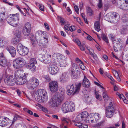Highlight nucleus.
Listing matches in <instances>:
<instances>
[{"instance_id": "obj_1", "label": "nucleus", "mask_w": 128, "mask_h": 128, "mask_svg": "<svg viewBox=\"0 0 128 128\" xmlns=\"http://www.w3.org/2000/svg\"><path fill=\"white\" fill-rule=\"evenodd\" d=\"M64 90L62 89L58 95L54 96L49 102L50 106L53 108L58 107L64 99Z\"/></svg>"}, {"instance_id": "obj_2", "label": "nucleus", "mask_w": 128, "mask_h": 128, "mask_svg": "<svg viewBox=\"0 0 128 128\" xmlns=\"http://www.w3.org/2000/svg\"><path fill=\"white\" fill-rule=\"evenodd\" d=\"M33 97L40 103L46 102L48 99L47 93L44 90L40 89L36 91Z\"/></svg>"}, {"instance_id": "obj_3", "label": "nucleus", "mask_w": 128, "mask_h": 128, "mask_svg": "<svg viewBox=\"0 0 128 128\" xmlns=\"http://www.w3.org/2000/svg\"><path fill=\"white\" fill-rule=\"evenodd\" d=\"M75 110V106L74 103L71 101H68L63 104L62 107V110L64 113L72 112Z\"/></svg>"}, {"instance_id": "obj_4", "label": "nucleus", "mask_w": 128, "mask_h": 128, "mask_svg": "<svg viewBox=\"0 0 128 128\" xmlns=\"http://www.w3.org/2000/svg\"><path fill=\"white\" fill-rule=\"evenodd\" d=\"M82 83H80L76 85V87L74 91V87L72 85H69L67 88V94L70 96L74 92V94H78L79 92L81 86H82Z\"/></svg>"}, {"instance_id": "obj_5", "label": "nucleus", "mask_w": 128, "mask_h": 128, "mask_svg": "<svg viewBox=\"0 0 128 128\" xmlns=\"http://www.w3.org/2000/svg\"><path fill=\"white\" fill-rule=\"evenodd\" d=\"M26 64L25 60L21 58H18L14 60L13 64L14 67L15 68L18 69L24 66Z\"/></svg>"}, {"instance_id": "obj_6", "label": "nucleus", "mask_w": 128, "mask_h": 128, "mask_svg": "<svg viewBox=\"0 0 128 128\" xmlns=\"http://www.w3.org/2000/svg\"><path fill=\"white\" fill-rule=\"evenodd\" d=\"M45 36L36 40L38 45L42 48H45L48 42V34L47 32H44Z\"/></svg>"}, {"instance_id": "obj_7", "label": "nucleus", "mask_w": 128, "mask_h": 128, "mask_svg": "<svg viewBox=\"0 0 128 128\" xmlns=\"http://www.w3.org/2000/svg\"><path fill=\"white\" fill-rule=\"evenodd\" d=\"M39 81L36 78H33L28 84L27 87L30 90H33L39 85Z\"/></svg>"}, {"instance_id": "obj_8", "label": "nucleus", "mask_w": 128, "mask_h": 128, "mask_svg": "<svg viewBox=\"0 0 128 128\" xmlns=\"http://www.w3.org/2000/svg\"><path fill=\"white\" fill-rule=\"evenodd\" d=\"M114 112V109L112 102H110L108 108L106 109V114L107 118H110L113 116Z\"/></svg>"}, {"instance_id": "obj_9", "label": "nucleus", "mask_w": 128, "mask_h": 128, "mask_svg": "<svg viewBox=\"0 0 128 128\" xmlns=\"http://www.w3.org/2000/svg\"><path fill=\"white\" fill-rule=\"evenodd\" d=\"M32 28L30 23H26L24 25L23 30V33L24 35L26 36H28Z\"/></svg>"}, {"instance_id": "obj_10", "label": "nucleus", "mask_w": 128, "mask_h": 128, "mask_svg": "<svg viewBox=\"0 0 128 128\" xmlns=\"http://www.w3.org/2000/svg\"><path fill=\"white\" fill-rule=\"evenodd\" d=\"M18 50L19 54L22 56L26 55L29 52V50L27 48L24 46L22 45L18 46Z\"/></svg>"}, {"instance_id": "obj_11", "label": "nucleus", "mask_w": 128, "mask_h": 128, "mask_svg": "<svg viewBox=\"0 0 128 128\" xmlns=\"http://www.w3.org/2000/svg\"><path fill=\"white\" fill-rule=\"evenodd\" d=\"M40 59L46 64H48L51 61V55L49 54H40L39 56Z\"/></svg>"}, {"instance_id": "obj_12", "label": "nucleus", "mask_w": 128, "mask_h": 128, "mask_svg": "<svg viewBox=\"0 0 128 128\" xmlns=\"http://www.w3.org/2000/svg\"><path fill=\"white\" fill-rule=\"evenodd\" d=\"M49 88L51 91L54 93L56 92L58 90V82L55 81L50 82L49 84Z\"/></svg>"}, {"instance_id": "obj_13", "label": "nucleus", "mask_w": 128, "mask_h": 128, "mask_svg": "<svg viewBox=\"0 0 128 128\" xmlns=\"http://www.w3.org/2000/svg\"><path fill=\"white\" fill-rule=\"evenodd\" d=\"M122 40L120 39H116L114 40V50L115 52H117L118 51L117 48L121 49L123 47V44L121 42Z\"/></svg>"}, {"instance_id": "obj_14", "label": "nucleus", "mask_w": 128, "mask_h": 128, "mask_svg": "<svg viewBox=\"0 0 128 128\" xmlns=\"http://www.w3.org/2000/svg\"><path fill=\"white\" fill-rule=\"evenodd\" d=\"M4 80L5 83L8 86H13L15 83L13 78L10 76H6Z\"/></svg>"}, {"instance_id": "obj_15", "label": "nucleus", "mask_w": 128, "mask_h": 128, "mask_svg": "<svg viewBox=\"0 0 128 128\" xmlns=\"http://www.w3.org/2000/svg\"><path fill=\"white\" fill-rule=\"evenodd\" d=\"M53 58L55 60L56 63H58L64 59H66L64 56L60 54L54 53L53 55Z\"/></svg>"}, {"instance_id": "obj_16", "label": "nucleus", "mask_w": 128, "mask_h": 128, "mask_svg": "<svg viewBox=\"0 0 128 128\" xmlns=\"http://www.w3.org/2000/svg\"><path fill=\"white\" fill-rule=\"evenodd\" d=\"M48 71L51 74H55L58 72V68L56 66L49 65L48 66Z\"/></svg>"}, {"instance_id": "obj_17", "label": "nucleus", "mask_w": 128, "mask_h": 128, "mask_svg": "<svg viewBox=\"0 0 128 128\" xmlns=\"http://www.w3.org/2000/svg\"><path fill=\"white\" fill-rule=\"evenodd\" d=\"M0 64L3 67H5L7 66V60L2 53L0 54Z\"/></svg>"}, {"instance_id": "obj_18", "label": "nucleus", "mask_w": 128, "mask_h": 128, "mask_svg": "<svg viewBox=\"0 0 128 128\" xmlns=\"http://www.w3.org/2000/svg\"><path fill=\"white\" fill-rule=\"evenodd\" d=\"M9 118L6 117L2 116L0 118V126L2 127L7 126L8 124V120Z\"/></svg>"}, {"instance_id": "obj_19", "label": "nucleus", "mask_w": 128, "mask_h": 128, "mask_svg": "<svg viewBox=\"0 0 128 128\" xmlns=\"http://www.w3.org/2000/svg\"><path fill=\"white\" fill-rule=\"evenodd\" d=\"M7 50L9 52L12 57H15L16 55V49L13 46H8Z\"/></svg>"}, {"instance_id": "obj_20", "label": "nucleus", "mask_w": 128, "mask_h": 128, "mask_svg": "<svg viewBox=\"0 0 128 128\" xmlns=\"http://www.w3.org/2000/svg\"><path fill=\"white\" fill-rule=\"evenodd\" d=\"M25 76L23 77H21L18 79L16 80L15 81L17 84L18 85H22L25 84L26 82V80L25 79Z\"/></svg>"}, {"instance_id": "obj_21", "label": "nucleus", "mask_w": 128, "mask_h": 128, "mask_svg": "<svg viewBox=\"0 0 128 128\" xmlns=\"http://www.w3.org/2000/svg\"><path fill=\"white\" fill-rule=\"evenodd\" d=\"M25 76L24 71L19 70L16 72L15 73V77L16 80Z\"/></svg>"}, {"instance_id": "obj_22", "label": "nucleus", "mask_w": 128, "mask_h": 128, "mask_svg": "<svg viewBox=\"0 0 128 128\" xmlns=\"http://www.w3.org/2000/svg\"><path fill=\"white\" fill-rule=\"evenodd\" d=\"M19 20V19L18 18V16L16 14H10V15L8 18H7V21L8 23H10L11 21H12L14 20Z\"/></svg>"}, {"instance_id": "obj_23", "label": "nucleus", "mask_w": 128, "mask_h": 128, "mask_svg": "<svg viewBox=\"0 0 128 128\" xmlns=\"http://www.w3.org/2000/svg\"><path fill=\"white\" fill-rule=\"evenodd\" d=\"M126 2H120L119 6L120 8L124 10H128V0H126Z\"/></svg>"}, {"instance_id": "obj_24", "label": "nucleus", "mask_w": 128, "mask_h": 128, "mask_svg": "<svg viewBox=\"0 0 128 128\" xmlns=\"http://www.w3.org/2000/svg\"><path fill=\"white\" fill-rule=\"evenodd\" d=\"M90 83L87 78L84 76L82 82V85L84 87L86 88H88L90 87Z\"/></svg>"}, {"instance_id": "obj_25", "label": "nucleus", "mask_w": 128, "mask_h": 128, "mask_svg": "<svg viewBox=\"0 0 128 128\" xmlns=\"http://www.w3.org/2000/svg\"><path fill=\"white\" fill-rule=\"evenodd\" d=\"M112 14H114V16H113V18H112L113 20H112V22L114 23L117 22L120 18L119 14L116 12H112Z\"/></svg>"}, {"instance_id": "obj_26", "label": "nucleus", "mask_w": 128, "mask_h": 128, "mask_svg": "<svg viewBox=\"0 0 128 128\" xmlns=\"http://www.w3.org/2000/svg\"><path fill=\"white\" fill-rule=\"evenodd\" d=\"M114 15L112 14V12L108 13L104 16V19L106 20L112 22V18Z\"/></svg>"}, {"instance_id": "obj_27", "label": "nucleus", "mask_w": 128, "mask_h": 128, "mask_svg": "<svg viewBox=\"0 0 128 128\" xmlns=\"http://www.w3.org/2000/svg\"><path fill=\"white\" fill-rule=\"evenodd\" d=\"M6 12L0 11V22L4 23L6 18Z\"/></svg>"}, {"instance_id": "obj_28", "label": "nucleus", "mask_w": 128, "mask_h": 128, "mask_svg": "<svg viewBox=\"0 0 128 128\" xmlns=\"http://www.w3.org/2000/svg\"><path fill=\"white\" fill-rule=\"evenodd\" d=\"M44 32H43L42 31H38L36 33L35 36L36 40H38V38L40 39L41 37H43V36H45L44 34Z\"/></svg>"}, {"instance_id": "obj_29", "label": "nucleus", "mask_w": 128, "mask_h": 128, "mask_svg": "<svg viewBox=\"0 0 128 128\" xmlns=\"http://www.w3.org/2000/svg\"><path fill=\"white\" fill-rule=\"evenodd\" d=\"M27 67L28 69L33 72H34L36 70V68L35 64L29 63L28 64Z\"/></svg>"}, {"instance_id": "obj_30", "label": "nucleus", "mask_w": 128, "mask_h": 128, "mask_svg": "<svg viewBox=\"0 0 128 128\" xmlns=\"http://www.w3.org/2000/svg\"><path fill=\"white\" fill-rule=\"evenodd\" d=\"M65 59H64L58 63H56V64H58L60 66L66 67L67 66V64Z\"/></svg>"}, {"instance_id": "obj_31", "label": "nucleus", "mask_w": 128, "mask_h": 128, "mask_svg": "<svg viewBox=\"0 0 128 128\" xmlns=\"http://www.w3.org/2000/svg\"><path fill=\"white\" fill-rule=\"evenodd\" d=\"M92 116L93 123H96L98 121L99 116L98 114L96 113Z\"/></svg>"}, {"instance_id": "obj_32", "label": "nucleus", "mask_w": 128, "mask_h": 128, "mask_svg": "<svg viewBox=\"0 0 128 128\" xmlns=\"http://www.w3.org/2000/svg\"><path fill=\"white\" fill-rule=\"evenodd\" d=\"M20 36L18 35V37L16 36L13 38L12 40V43L14 44L18 43L20 41Z\"/></svg>"}, {"instance_id": "obj_33", "label": "nucleus", "mask_w": 128, "mask_h": 128, "mask_svg": "<svg viewBox=\"0 0 128 128\" xmlns=\"http://www.w3.org/2000/svg\"><path fill=\"white\" fill-rule=\"evenodd\" d=\"M94 28L98 32H99L100 30V23L99 22H96L94 24Z\"/></svg>"}, {"instance_id": "obj_34", "label": "nucleus", "mask_w": 128, "mask_h": 128, "mask_svg": "<svg viewBox=\"0 0 128 128\" xmlns=\"http://www.w3.org/2000/svg\"><path fill=\"white\" fill-rule=\"evenodd\" d=\"M86 10L87 13L89 16H91L93 14L94 12L90 7H87Z\"/></svg>"}, {"instance_id": "obj_35", "label": "nucleus", "mask_w": 128, "mask_h": 128, "mask_svg": "<svg viewBox=\"0 0 128 128\" xmlns=\"http://www.w3.org/2000/svg\"><path fill=\"white\" fill-rule=\"evenodd\" d=\"M122 21L124 22H125L128 21V14L126 13L124 14L122 17Z\"/></svg>"}, {"instance_id": "obj_36", "label": "nucleus", "mask_w": 128, "mask_h": 128, "mask_svg": "<svg viewBox=\"0 0 128 128\" xmlns=\"http://www.w3.org/2000/svg\"><path fill=\"white\" fill-rule=\"evenodd\" d=\"M10 23H8L10 25L14 27H16L18 25V22L17 20L11 21Z\"/></svg>"}, {"instance_id": "obj_37", "label": "nucleus", "mask_w": 128, "mask_h": 128, "mask_svg": "<svg viewBox=\"0 0 128 128\" xmlns=\"http://www.w3.org/2000/svg\"><path fill=\"white\" fill-rule=\"evenodd\" d=\"M85 122L87 123H93L92 116V117L89 116L88 117L86 120H85Z\"/></svg>"}, {"instance_id": "obj_38", "label": "nucleus", "mask_w": 128, "mask_h": 128, "mask_svg": "<svg viewBox=\"0 0 128 128\" xmlns=\"http://www.w3.org/2000/svg\"><path fill=\"white\" fill-rule=\"evenodd\" d=\"M78 68V65L75 64H74L72 65L71 68H70V70L75 71Z\"/></svg>"}, {"instance_id": "obj_39", "label": "nucleus", "mask_w": 128, "mask_h": 128, "mask_svg": "<svg viewBox=\"0 0 128 128\" xmlns=\"http://www.w3.org/2000/svg\"><path fill=\"white\" fill-rule=\"evenodd\" d=\"M81 115H82V118L84 119L85 118V120L86 119H86L88 117V113L86 112H82Z\"/></svg>"}, {"instance_id": "obj_40", "label": "nucleus", "mask_w": 128, "mask_h": 128, "mask_svg": "<svg viewBox=\"0 0 128 128\" xmlns=\"http://www.w3.org/2000/svg\"><path fill=\"white\" fill-rule=\"evenodd\" d=\"M20 118H21V117L20 116L16 114H15L14 116V118L13 120L12 124H14V122H16L18 119Z\"/></svg>"}, {"instance_id": "obj_41", "label": "nucleus", "mask_w": 128, "mask_h": 128, "mask_svg": "<svg viewBox=\"0 0 128 128\" xmlns=\"http://www.w3.org/2000/svg\"><path fill=\"white\" fill-rule=\"evenodd\" d=\"M76 120L78 121L82 122L84 120L82 118V115L80 114L78 115L76 118Z\"/></svg>"}, {"instance_id": "obj_42", "label": "nucleus", "mask_w": 128, "mask_h": 128, "mask_svg": "<svg viewBox=\"0 0 128 128\" xmlns=\"http://www.w3.org/2000/svg\"><path fill=\"white\" fill-rule=\"evenodd\" d=\"M103 96L105 100L106 101L109 98V97L107 95L106 92H104L103 93Z\"/></svg>"}, {"instance_id": "obj_43", "label": "nucleus", "mask_w": 128, "mask_h": 128, "mask_svg": "<svg viewBox=\"0 0 128 128\" xmlns=\"http://www.w3.org/2000/svg\"><path fill=\"white\" fill-rule=\"evenodd\" d=\"M102 39L106 43H108L109 42L108 38L104 34H102Z\"/></svg>"}, {"instance_id": "obj_44", "label": "nucleus", "mask_w": 128, "mask_h": 128, "mask_svg": "<svg viewBox=\"0 0 128 128\" xmlns=\"http://www.w3.org/2000/svg\"><path fill=\"white\" fill-rule=\"evenodd\" d=\"M30 40L33 46L34 47L36 45V42L35 40V38H32Z\"/></svg>"}, {"instance_id": "obj_45", "label": "nucleus", "mask_w": 128, "mask_h": 128, "mask_svg": "<svg viewBox=\"0 0 128 128\" xmlns=\"http://www.w3.org/2000/svg\"><path fill=\"white\" fill-rule=\"evenodd\" d=\"M30 63H32L33 64H35L37 63V62L36 59L34 58H32L30 59Z\"/></svg>"}, {"instance_id": "obj_46", "label": "nucleus", "mask_w": 128, "mask_h": 128, "mask_svg": "<svg viewBox=\"0 0 128 128\" xmlns=\"http://www.w3.org/2000/svg\"><path fill=\"white\" fill-rule=\"evenodd\" d=\"M104 121H102L96 124V126L98 128H100V126L104 125Z\"/></svg>"}, {"instance_id": "obj_47", "label": "nucleus", "mask_w": 128, "mask_h": 128, "mask_svg": "<svg viewBox=\"0 0 128 128\" xmlns=\"http://www.w3.org/2000/svg\"><path fill=\"white\" fill-rule=\"evenodd\" d=\"M95 94L96 98L100 100L102 98L101 95H99L96 91L95 92Z\"/></svg>"}, {"instance_id": "obj_48", "label": "nucleus", "mask_w": 128, "mask_h": 128, "mask_svg": "<svg viewBox=\"0 0 128 128\" xmlns=\"http://www.w3.org/2000/svg\"><path fill=\"white\" fill-rule=\"evenodd\" d=\"M74 42L77 44L79 46H82V44L81 42L78 39H76L75 40Z\"/></svg>"}, {"instance_id": "obj_49", "label": "nucleus", "mask_w": 128, "mask_h": 128, "mask_svg": "<svg viewBox=\"0 0 128 128\" xmlns=\"http://www.w3.org/2000/svg\"><path fill=\"white\" fill-rule=\"evenodd\" d=\"M69 30L71 32H72L76 30V27L74 26H72L70 28Z\"/></svg>"}, {"instance_id": "obj_50", "label": "nucleus", "mask_w": 128, "mask_h": 128, "mask_svg": "<svg viewBox=\"0 0 128 128\" xmlns=\"http://www.w3.org/2000/svg\"><path fill=\"white\" fill-rule=\"evenodd\" d=\"M42 77L44 78L45 79L47 82H49L50 80V78L47 75H43L42 76Z\"/></svg>"}, {"instance_id": "obj_51", "label": "nucleus", "mask_w": 128, "mask_h": 128, "mask_svg": "<svg viewBox=\"0 0 128 128\" xmlns=\"http://www.w3.org/2000/svg\"><path fill=\"white\" fill-rule=\"evenodd\" d=\"M102 0H100L98 4V6L99 8H101L102 7Z\"/></svg>"}, {"instance_id": "obj_52", "label": "nucleus", "mask_w": 128, "mask_h": 128, "mask_svg": "<svg viewBox=\"0 0 128 128\" xmlns=\"http://www.w3.org/2000/svg\"><path fill=\"white\" fill-rule=\"evenodd\" d=\"M4 46V39L2 38H0V48Z\"/></svg>"}, {"instance_id": "obj_53", "label": "nucleus", "mask_w": 128, "mask_h": 128, "mask_svg": "<svg viewBox=\"0 0 128 128\" xmlns=\"http://www.w3.org/2000/svg\"><path fill=\"white\" fill-rule=\"evenodd\" d=\"M116 94L118 96L119 98L120 99H124L125 98V97L122 94H120L119 92H117L116 93Z\"/></svg>"}, {"instance_id": "obj_54", "label": "nucleus", "mask_w": 128, "mask_h": 128, "mask_svg": "<svg viewBox=\"0 0 128 128\" xmlns=\"http://www.w3.org/2000/svg\"><path fill=\"white\" fill-rule=\"evenodd\" d=\"M80 66L81 68L83 70H84L86 69V67L84 66L83 62L80 64Z\"/></svg>"}, {"instance_id": "obj_55", "label": "nucleus", "mask_w": 128, "mask_h": 128, "mask_svg": "<svg viewBox=\"0 0 128 128\" xmlns=\"http://www.w3.org/2000/svg\"><path fill=\"white\" fill-rule=\"evenodd\" d=\"M61 120L62 121L66 122L67 124H68V119L66 118H65L64 117L62 118H61Z\"/></svg>"}, {"instance_id": "obj_56", "label": "nucleus", "mask_w": 128, "mask_h": 128, "mask_svg": "<svg viewBox=\"0 0 128 128\" xmlns=\"http://www.w3.org/2000/svg\"><path fill=\"white\" fill-rule=\"evenodd\" d=\"M74 8L75 11L76 12V13L77 14H79V13L78 11H79V8H78V7L76 5H75L74 6Z\"/></svg>"}, {"instance_id": "obj_57", "label": "nucleus", "mask_w": 128, "mask_h": 128, "mask_svg": "<svg viewBox=\"0 0 128 128\" xmlns=\"http://www.w3.org/2000/svg\"><path fill=\"white\" fill-rule=\"evenodd\" d=\"M125 29L124 28L121 30L120 32L121 34H126V31Z\"/></svg>"}, {"instance_id": "obj_58", "label": "nucleus", "mask_w": 128, "mask_h": 128, "mask_svg": "<svg viewBox=\"0 0 128 128\" xmlns=\"http://www.w3.org/2000/svg\"><path fill=\"white\" fill-rule=\"evenodd\" d=\"M39 8L40 10L42 11H44V6L42 4H39Z\"/></svg>"}, {"instance_id": "obj_59", "label": "nucleus", "mask_w": 128, "mask_h": 128, "mask_svg": "<svg viewBox=\"0 0 128 128\" xmlns=\"http://www.w3.org/2000/svg\"><path fill=\"white\" fill-rule=\"evenodd\" d=\"M109 36L110 38L111 39L112 41L114 40L115 38L114 36V35H113L112 34H110L109 35Z\"/></svg>"}, {"instance_id": "obj_60", "label": "nucleus", "mask_w": 128, "mask_h": 128, "mask_svg": "<svg viewBox=\"0 0 128 128\" xmlns=\"http://www.w3.org/2000/svg\"><path fill=\"white\" fill-rule=\"evenodd\" d=\"M85 96L86 97L85 98V100H86L88 102H90V98L89 97V96H88L87 95H86Z\"/></svg>"}, {"instance_id": "obj_61", "label": "nucleus", "mask_w": 128, "mask_h": 128, "mask_svg": "<svg viewBox=\"0 0 128 128\" xmlns=\"http://www.w3.org/2000/svg\"><path fill=\"white\" fill-rule=\"evenodd\" d=\"M60 22L62 24V25H64L65 23V22L64 21V19L60 17Z\"/></svg>"}, {"instance_id": "obj_62", "label": "nucleus", "mask_w": 128, "mask_h": 128, "mask_svg": "<svg viewBox=\"0 0 128 128\" xmlns=\"http://www.w3.org/2000/svg\"><path fill=\"white\" fill-rule=\"evenodd\" d=\"M44 25L47 30H50V28L48 24L46 23H44Z\"/></svg>"}, {"instance_id": "obj_63", "label": "nucleus", "mask_w": 128, "mask_h": 128, "mask_svg": "<svg viewBox=\"0 0 128 128\" xmlns=\"http://www.w3.org/2000/svg\"><path fill=\"white\" fill-rule=\"evenodd\" d=\"M82 124L80 122H76L74 124V125L78 127L79 128H80V126H81L82 125Z\"/></svg>"}, {"instance_id": "obj_64", "label": "nucleus", "mask_w": 128, "mask_h": 128, "mask_svg": "<svg viewBox=\"0 0 128 128\" xmlns=\"http://www.w3.org/2000/svg\"><path fill=\"white\" fill-rule=\"evenodd\" d=\"M80 127V128H88V126L86 125L83 124H82Z\"/></svg>"}]
</instances>
